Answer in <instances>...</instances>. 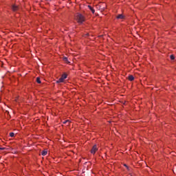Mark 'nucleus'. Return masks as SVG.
Wrapping results in <instances>:
<instances>
[{
  "mask_svg": "<svg viewBox=\"0 0 176 176\" xmlns=\"http://www.w3.org/2000/svg\"><path fill=\"white\" fill-rule=\"evenodd\" d=\"M76 19L79 23H82L85 21V18L82 14H77Z\"/></svg>",
  "mask_w": 176,
  "mask_h": 176,
  "instance_id": "1",
  "label": "nucleus"
},
{
  "mask_svg": "<svg viewBox=\"0 0 176 176\" xmlns=\"http://www.w3.org/2000/svg\"><path fill=\"white\" fill-rule=\"evenodd\" d=\"M67 74H63L61 78L56 81V83L64 82V80L67 79Z\"/></svg>",
  "mask_w": 176,
  "mask_h": 176,
  "instance_id": "2",
  "label": "nucleus"
},
{
  "mask_svg": "<svg viewBox=\"0 0 176 176\" xmlns=\"http://www.w3.org/2000/svg\"><path fill=\"white\" fill-rule=\"evenodd\" d=\"M97 150H98V148H97L96 144H95V145L94 146V147H92V148H91V154H95L96 152L97 151Z\"/></svg>",
  "mask_w": 176,
  "mask_h": 176,
  "instance_id": "3",
  "label": "nucleus"
},
{
  "mask_svg": "<svg viewBox=\"0 0 176 176\" xmlns=\"http://www.w3.org/2000/svg\"><path fill=\"white\" fill-rule=\"evenodd\" d=\"M12 10L14 11V12H16L18 10H19V7L16 6V5H14L12 6Z\"/></svg>",
  "mask_w": 176,
  "mask_h": 176,
  "instance_id": "4",
  "label": "nucleus"
},
{
  "mask_svg": "<svg viewBox=\"0 0 176 176\" xmlns=\"http://www.w3.org/2000/svg\"><path fill=\"white\" fill-rule=\"evenodd\" d=\"M48 153V151L47 150H44L43 151H41V155L46 156Z\"/></svg>",
  "mask_w": 176,
  "mask_h": 176,
  "instance_id": "5",
  "label": "nucleus"
},
{
  "mask_svg": "<svg viewBox=\"0 0 176 176\" xmlns=\"http://www.w3.org/2000/svg\"><path fill=\"white\" fill-rule=\"evenodd\" d=\"M88 8H89V9L91 10V12L92 14H94V13H95V10L94 9L93 7H91V6H89Z\"/></svg>",
  "mask_w": 176,
  "mask_h": 176,
  "instance_id": "6",
  "label": "nucleus"
},
{
  "mask_svg": "<svg viewBox=\"0 0 176 176\" xmlns=\"http://www.w3.org/2000/svg\"><path fill=\"white\" fill-rule=\"evenodd\" d=\"M116 19H124V15L122 14H118V16H116Z\"/></svg>",
  "mask_w": 176,
  "mask_h": 176,
  "instance_id": "7",
  "label": "nucleus"
},
{
  "mask_svg": "<svg viewBox=\"0 0 176 176\" xmlns=\"http://www.w3.org/2000/svg\"><path fill=\"white\" fill-rule=\"evenodd\" d=\"M63 59L64 62H65L66 63H69L67 57L64 56V57L63 58Z\"/></svg>",
  "mask_w": 176,
  "mask_h": 176,
  "instance_id": "8",
  "label": "nucleus"
},
{
  "mask_svg": "<svg viewBox=\"0 0 176 176\" xmlns=\"http://www.w3.org/2000/svg\"><path fill=\"white\" fill-rule=\"evenodd\" d=\"M36 82H37V83H38V84H41V80L40 77H37V78H36Z\"/></svg>",
  "mask_w": 176,
  "mask_h": 176,
  "instance_id": "9",
  "label": "nucleus"
},
{
  "mask_svg": "<svg viewBox=\"0 0 176 176\" xmlns=\"http://www.w3.org/2000/svg\"><path fill=\"white\" fill-rule=\"evenodd\" d=\"M129 80H131V81L133 80H134V76H129Z\"/></svg>",
  "mask_w": 176,
  "mask_h": 176,
  "instance_id": "10",
  "label": "nucleus"
},
{
  "mask_svg": "<svg viewBox=\"0 0 176 176\" xmlns=\"http://www.w3.org/2000/svg\"><path fill=\"white\" fill-rule=\"evenodd\" d=\"M170 58L171 60H175V56H174V55H170Z\"/></svg>",
  "mask_w": 176,
  "mask_h": 176,
  "instance_id": "11",
  "label": "nucleus"
},
{
  "mask_svg": "<svg viewBox=\"0 0 176 176\" xmlns=\"http://www.w3.org/2000/svg\"><path fill=\"white\" fill-rule=\"evenodd\" d=\"M14 135H15L14 133H12V132L10 133V137H12H12H14Z\"/></svg>",
  "mask_w": 176,
  "mask_h": 176,
  "instance_id": "12",
  "label": "nucleus"
},
{
  "mask_svg": "<svg viewBox=\"0 0 176 176\" xmlns=\"http://www.w3.org/2000/svg\"><path fill=\"white\" fill-rule=\"evenodd\" d=\"M63 124H69V120H65L63 122Z\"/></svg>",
  "mask_w": 176,
  "mask_h": 176,
  "instance_id": "13",
  "label": "nucleus"
},
{
  "mask_svg": "<svg viewBox=\"0 0 176 176\" xmlns=\"http://www.w3.org/2000/svg\"><path fill=\"white\" fill-rule=\"evenodd\" d=\"M5 148H0V150H4Z\"/></svg>",
  "mask_w": 176,
  "mask_h": 176,
  "instance_id": "14",
  "label": "nucleus"
},
{
  "mask_svg": "<svg viewBox=\"0 0 176 176\" xmlns=\"http://www.w3.org/2000/svg\"><path fill=\"white\" fill-rule=\"evenodd\" d=\"M124 166L127 167V168H128V166H126V165H124Z\"/></svg>",
  "mask_w": 176,
  "mask_h": 176,
  "instance_id": "15",
  "label": "nucleus"
}]
</instances>
